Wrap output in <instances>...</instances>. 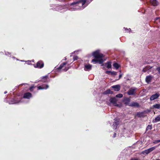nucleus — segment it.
Listing matches in <instances>:
<instances>
[{"instance_id":"1","label":"nucleus","mask_w":160,"mask_h":160,"mask_svg":"<svg viewBox=\"0 0 160 160\" xmlns=\"http://www.w3.org/2000/svg\"><path fill=\"white\" fill-rule=\"evenodd\" d=\"M86 1V0H80L72 3L70 5V10L73 11L83 9L86 7L84 5Z\"/></svg>"},{"instance_id":"2","label":"nucleus","mask_w":160,"mask_h":160,"mask_svg":"<svg viewBox=\"0 0 160 160\" xmlns=\"http://www.w3.org/2000/svg\"><path fill=\"white\" fill-rule=\"evenodd\" d=\"M92 55L94 58L92 60V62L94 64L98 62L100 64H102V66L103 65V63L104 60L103 58L104 57V55L103 54L100 53L99 50H97L94 52L92 53Z\"/></svg>"},{"instance_id":"3","label":"nucleus","mask_w":160,"mask_h":160,"mask_svg":"<svg viewBox=\"0 0 160 160\" xmlns=\"http://www.w3.org/2000/svg\"><path fill=\"white\" fill-rule=\"evenodd\" d=\"M44 64L42 61L40 60L38 61L36 65H34V67L35 68H42L43 67Z\"/></svg>"},{"instance_id":"4","label":"nucleus","mask_w":160,"mask_h":160,"mask_svg":"<svg viewBox=\"0 0 160 160\" xmlns=\"http://www.w3.org/2000/svg\"><path fill=\"white\" fill-rule=\"evenodd\" d=\"M137 89L136 88H130L127 92L128 94L129 95H135L136 92L135 91Z\"/></svg>"},{"instance_id":"5","label":"nucleus","mask_w":160,"mask_h":160,"mask_svg":"<svg viewBox=\"0 0 160 160\" xmlns=\"http://www.w3.org/2000/svg\"><path fill=\"white\" fill-rule=\"evenodd\" d=\"M147 113L146 111L142 112H138L137 113V116L139 118L144 117L146 116V114Z\"/></svg>"},{"instance_id":"6","label":"nucleus","mask_w":160,"mask_h":160,"mask_svg":"<svg viewBox=\"0 0 160 160\" xmlns=\"http://www.w3.org/2000/svg\"><path fill=\"white\" fill-rule=\"evenodd\" d=\"M160 96V94L158 92H157L155 94L152 95L150 98L151 101H153L158 98Z\"/></svg>"},{"instance_id":"7","label":"nucleus","mask_w":160,"mask_h":160,"mask_svg":"<svg viewBox=\"0 0 160 160\" xmlns=\"http://www.w3.org/2000/svg\"><path fill=\"white\" fill-rule=\"evenodd\" d=\"M156 148L155 147H153L151 148H150L147 150H146L142 152V153L144 154L145 153L146 154H148L150 152L153 151Z\"/></svg>"},{"instance_id":"8","label":"nucleus","mask_w":160,"mask_h":160,"mask_svg":"<svg viewBox=\"0 0 160 160\" xmlns=\"http://www.w3.org/2000/svg\"><path fill=\"white\" fill-rule=\"evenodd\" d=\"M32 97L31 93L29 92H27L24 93L23 95V98L27 99H29Z\"/></svg>"},{"instance_id":"9","label":"nucleus","mask_w":160,"mask_h":160,"mask_svg":"<svg viewBox=\"0 0 160 160\" xmlns=\"http://www.w3.org/2000/svg\"><path fill=\"white\" fill-rule=\"evenodd\" d=\"M129 106L131 107H138L139 106V105L138 103L136 102H133L130 103Z\"/></svg>"},{"instance_id":"10","label":"nucleus","mask_w":160,"mask_h":160,"mask_svg":"<svg viewBox=\"0 0 160 160\" xmlns=\"http://www.w3.org/2000/svg\"><path fill=\"white\" fill-rule=\"evenodd\" d=\"M109 101L111 103L114 104H116L117 100L116 98L114 97L111 98L110 99Z\"/></svg>"},{"instance_id":"11","label":"nucleus","mask_w":160,"mask_h":160,"mask_svg":"<svg viewBox=\"0 0 160 160\" xmlns=\"http://www.w3.org/2000/svg\"><path fill=\"white\" fill-rule=\"evenodd\" d=\"M92 69V65L90 64L85 65L84 67V70L86 71H89Z\"/></svg>"},{"instance_id":"12","label":"nucleus","mask_w":160,"mask_h":160,"mask_svg":"<svg viewBox=\"0 0 160 160\" xmlns=\"http://www.w3.org/2000/svg\"><path fill=\"white\" fill-rule=\"evenodd\" d=\"M124 104L125 105V106L128 105L130 103H129V102L130 101V99L128 98H126L124 99Z\"/></svg>"},{"instance_id":"13","label":"nucleus","mask_w":160,"mask_h":160,"mask_svg":"<svg viewBox=\"0 0 160 160\" xmlns=\"http://www.w3.org/2000/svg\"><path fill=\"white\" fill-rule=\"evenodd\" d=\"M112 88L115 89V91H118L120 89V86L119 85H115L113 86L112 87Z\"/></svg>"},{"instance_id":"14","label":"nucleus","mask_w":160,"mask_h":160,"mask_svg":"<svg viewBox=\"0 0 160 160\" xmlns=\"http://www.w3.org/2000/svg\"><path fill=\"white\" fill-rule=\"evenodd\" d=\"M48 78V75L42 77L41 81L44 82H46Z\"/></svg>"},{"instance_id":"15","label":"nucleus","mask_w":160,"mask_h":160,"mask_svg":"<svg viewBox=\"0 0 160 160\" xmlns=\"http://www.w3.org/2000/svg\"><path fill=\"white\" fill-rule=\"evenodd\" d=\"M113 93V91H111L110 89H108L104 91L103 94H112Z\"/></svg>"},{"instance_id":"16","label":"nucleus","mask_w":160,"mask_h":160,"mask_svg":"<svg viewBox=\"0 0 160 160\" xmlns=\"http://www.w3.org/2000/svg\"><path fill=\"white\" fill-rule=\"evenodd\" d=\"M67 64V62H65L61 64L59 66V67L57 68L58 70H60L62 69Z\"/></svg>"},{"instance_id":"17","label":"nucleus","mask_w":160,"mask_h":160,"mask_svg":"<svg viewBox=\"0 0 160 160\" xmlns=\"http://www.w3.org/2000/svg\"><path fill=\"white\" fill-rule=\"evenodd\" d=\"M150 3L153 6H157L158 3L156 0H151Z\"/></svg>"},{"instance_id":"18","label":"nucleus","mask_w":160,"mask_h":160,"mask_svg":"<svg viewBox=\"0 0 160 160\" xmlns=\"http://www.w3.org/2000/svg\"><path fill=\"white\" fill-rule=\"evenodd\" d=\"M105 64L106 65V67L108 68H111L112 67V65H111V62H107V63H105Z\"/></svg>"},{"instance_id":"19","label":"nucleus","mask_w":160,"mask_h":160,"mask_svg":"<svg viewBox=\"0 0 160 160\" xmlns=\"http://www.w3.org/2000/svg\"><path fill=\"white\" fill-rule=\"evenodd\" d=\"M152 79V77L151 76H147L146 78V82L147 83H149L151 81Z\"/></svg>"},{"instance_id":"20","label":"nucleus","mask_w":160,"mask_h":160,"mask_svg":"<svg viewBox=\"0 0 160 160\" xmlns=\"http://www.w3.org/2000/svg\"><path fill=\"white\" fill-rule=\"evenodd\" d=\"M160 121V116H158L155 119L153 120V122H157Z\"/></svg>"},{"instance_id":"21","label":"nucleus","mask_w":160,"mask_h":160,"mask_svg":"<svg viewBox=\"0 0 160 160\" xmlns=\"http://www.w3.org/2000/svg\"><path fill=\"white\" fill-rule=\"evenodd\" d=\"M43 86H40L37 87V88L38 89L41 90V89H47L48 87V85H47L46 87V88H43Z\"/></svg>"},{"instance_id":"22","label":"nucleus","mask_w":160,"mask_h":160,"mask_svg":"<svg viewBox=\"0 0 160 160\" xmlns=\"http://www.w3.org/2000/svg\"><path fill=\"white\" fill-rule=\"evenodd\" d=\"M119 119H118L117 118H115L114 119V124L115 125H116L117 126H118L119 124Z\"/></svg>"},{"instance_id":"23","label":"nucleus","mask_w":160,"mask_h":160,"mask_svg":"<svg viewBox=\"0 0 160 160\" xmlns=\"http://www.w3.org/2000/svg\"><path fill=\"white\" fill-rule=\"evenodd\" d=\"M151 68L150 67V66H146L145 68H143L142 71L143 72H145L147 71L148 70H149Z\"/></svg>"},{"instance_id":"24","label":"nucleus","mask_w":160,"mask_h":160,"mask_svg":"<svg viewBox=\"0 0 160 160\" xmlns=\"http://www.w3.org/2000/svg\"><path fill=\"white\" fill-rule=\"evenodd\" d=\"M113 65L116 69H118L120 66V65L117 62L114 63Z\"/></svg>"},{"instance_id":"25","label":"nucleus","mask_w":160,"mask_h":160,"mask_svg":"<svg viewBox=\"0 0 160 160\" xmlns=\"http://www.w3.org/2000/svg\"><path fill=\"white\" fill-rule=\"evenodd\" d=\"M153 107L155 108L160 109V104H156L153 105Z\"/></svg>"},{"instance_id":"26","label":"nucleus","mask_w":160,"mask_h":160,"mask_svg":"<svg viewBox=\"0 0 160 160\" xmlns=\"http://www.w3.org/2000/svg\"><path fill=\"white\" fill-rule=\"evenodd\" d=\"M152 128V125H148L146 128V130L148 131L149 130H151Z\"/></svg>"},{"instance_id":"27","label":"nucleus","mask_w":160,"mask_h":160,"mask_svg":"<svg viewBox=\"0 0 160 160\" xmlns=\"http://www.w3.org/2000/svg\"><path fill=\"white\" fill-rule=\"evenodd\" d=\"M36 87V86H32L29 88V90L30 92H32L34 88H35Z\"/></svg>"},{"instance_id":"28","label":"nucleus","mask_w":160,"mask_h":160,"mask_svg":"<svg viewBox=\"0 0 160 160\" xmlns=\"http://www.w3.org/2000/svg\"><path fill=\"white\" fill-rule=\"evenodd\" d=\"M116 97L117 98H121L123 97V95L122 94H118L116 95Z\"/></svg>"},{"instance_id":"29","label":"nucleus","mask_w":160,"mask_h":160,"mask_svg":"<svg viewBox=\"0 0 160 160\" xmlns=\"http://www.w3.org/2000/svg\"><path fill=\"white\" fill-rule=\"evenodd\" d=\"M111 74L112 75H116L117 74V72L114 71L111 72Z\"/></svg>"},{"instance_id":"30","label":"nucleus","mask_w":160,"mask_h":160,"mask_svg":"<svg viewBox=\"0 0 160 160\" xmlns=\"http://www.w3.org/2000/svg\"><path fill=\"white\" fill-rule=\"evenodd\" d=\"M159 142H160V140H158L154 141L153 143H154L156 144Z\"/></svg>"},{"instance_id":"31","label":"nucleus","mask_w":160,"mask_h":160,"mask_svg":"<svg viewBox=\"0 0 160 160\" xmlns=\"http://www.w3.org/2000/svg\"><path fill=\"white\" fill-rule=\"evenodd\" d=\"M156 70L158 71V73L160 74V66L157 67Z\"/></svg>"},{"instance_id":"32","label":"nucleus","mask_w":160,"mask_h":160,"mask_svg":"<svg viewBox=\"0 0 160 160\" xmlns=\"http://www.w3.org/2000/svg\"><path fill=\"white\" fill-rule=\"evenodd\" d=\"M69 69V67H65L63 70L64 71H67L68 69Z\"/></svg>"},{"instance_id":"33","label":"nucleus","mask_w":160,"mask_h":160,"mask_svg":"<svg viewBox=\"0 0 160 160\" xmlns=\"http://www.w3.org/2000/svg\"><path fill=\"white\" fill-rule=\"evenodd\" d=\"M78 58V57L77 56H75L73 57V59L74 61L77 60Z\"/></svg>"},{"instance_id":"34","label":"nucleus","mask_w":160,"mask_h":160,"mask_svg":"<svg viewBox=\"0 0 160 160\" xmlns=\"http://www.w3.org/2000/svg\"><path fill=\"white\" fill-rule=\"evenodd\" d=\"M111 71H106V73L108 74L109 75V74H111Z\"/></svg>"},{"instance_id":"35","label":"nucleus","mask_w":160,"mask_h":160,"mask_svg":"<svg viewBox=\"0 0 160 160\" xmlns=\"http://www.w3.org/2000/svg\"><path fill=\"white\" fill-rule=\"evenodd\" d=\"M130 160H139V159L137 158H132Z\"/></svg>"},{"instance_id":"36","label":"nucleus","mask_w":160,"mask_h":160,"mask_svg":"<svg viewBox=\"0 0 160 160\" xmlns=\"http://www.w3.org/2000/svg\"><path fill=\"white\" fill-rule=\"evenodd\" d=\"M122 74H120L119 75V78H118V80H119L120 78H121V77H122Z\"/></svg>"},{"instance_id":"37","label":"nucleus","mask_w":160,"mask_h":160,"mask_svg":"<svg viewBox=\"0 0 160 160\" xmlns=\"http://www.w3.org/2000/svg\"><path fill=\"white\" fill-rule=\"evenodd\" d=\"M124 29H125V31H126V30L127 29L126 28H124ZM127 30L128 31V32H129L130 31V29L129 28V29H127Z\"/></svg>"},{"instance_id":"38","label":"nucleus","mask_w":160,"mask_h":160,"mask_svg":"<svg viewBox=\"0 0 160 160\" xmlns=\"http://www.w3.org/2000/svg\"><path fill=\"white\" fill-rule=\"evenodd\" d=\"M116 134L115 133H114L112 137L113 138H115L116 137Z\"/></svg>"},{"instance_id":"39","label":"nucleus","mask_w":160,"mask_h":160,"mask_svg":"<svg viewBox=\"0 0 160 160\" xmlns=\"http://www.w3.org/2000/svg\"><path fill=\"white\" fill-rule=\"evenodd\" d=\"M48 85H41L42 86H43V88H46V86Z\"/></svg>"},{"instance_id":"40","label":"nucleus","mask_w":160,"mask_h":160,"mask_svg":"<svg viewBox=\"0 0 160 160\" xmlns=\"http://www.w3.org/2000/svg\"><path fill=\"white\" fill-rule=\"evenodd\" d=\"M7 93V91H5V92H4V94H6Z\"/></svg>"},{"instance_id":"41","label":"nucleus","mask_w":160,"mask_h":160,"mask_svg":"<svg viewBox=\"0 0 160 160\" xmlns=\"http://www.w3.org/2000/svg\"><path fill=\"white\" fill-rule=\"evenodd\" d=\"M158 160V159H157V160Z\"/></svg>"}]
</instances>
